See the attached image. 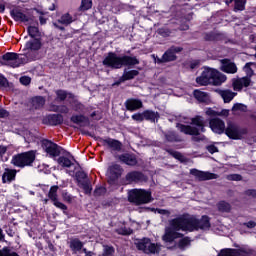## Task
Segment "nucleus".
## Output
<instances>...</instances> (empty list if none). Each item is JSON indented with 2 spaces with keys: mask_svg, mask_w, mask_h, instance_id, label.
Instances as JSON below:
<instances>
[{
  "mask_svg": "<svg viewBox=\"0 0 256 256\" xmlns=\"http://www.w3.org/2000/svg\"><path fill=\"white\" fill-rule=\"evenodd\" d=\"M210 227L209 216H202L200 220H197L195 216L184 215L170 222V227L166 229L163 241L165 243H173L175 239L183 237V234L177 231H197L199 229L206 231Z\"/></svg>",
  "mask_w": 256,
  "mask_h": 256,
  "instance_id": "1",
  "label": "nucleus"
},
{
  "mask_svg": "<svg viewBox=\"0 0 256 256\" xmlns=\"http://www.w3.org/2000/svg\"><path fill=\"white\" fill-rule=\"evenodd\" d=\"M136 56L122 55L119 56L115 52H108L102 61V65L108 69H123V67H135L139 65Z\"/></svg>",
  "mask_w": 256,
  "mask_h": 256,
  "instance_id": "2",
  "label": "nucleus"
},
{
  "mask_svg": "<svg viewBox=\"0 0 256 256\" xmlns=\"http://www.w3.org/2000/svg\"><path fill=\"white\" fill-rule=\"evenodd\" d=\"M2 61H7L8 67L16 69V67H21V65L35 61V56L31 55V52H26L25 54L7 52L2 55Z\"/></svg>",
  "mask_w": 256,
  "mask_h": 256,
  "instance_id": "3",
  "label": "nucleus"
},
{
  "mask_svg": "<svg viewBox=\"0 0 256 256\" xmlns=\"http://www.w3.org/2000/svg\"><path fill=\"white\" fill-rule=\"evenodd\" d=\"M128 202L139 207L153 202L151 191L145 189H131L128 191Z\"/></svg>",
  "mask_w": 256,
  "mask_h": 256,
  "instance_id": "4",
  "label": "nucleus"
},
{
  "mask_svg": "<svg viewBox=\"0 0 256 256\" xmlns=\"http://www.w3.org/2000/svg\"><path fill=\"white\" fill-rule=\"evenodd\" d=\"M191 125L177 124V129L185 135H200L201 133H205V118L203 116L192 118Z\"/></svg>",
  "mask_w": 256,
  "mask_h": 256,
  "instance_id": "5",
  "label": "nucleus"
},
{
  "mask_svg": "<svg viewBox=\"0 0 256 256\" xmlns=\"http://www.w3.org/2000/svg\"><path fill=\"white\" fill-rule=\"evenodd\" d=\"M35 159H37V151L30 150L15 154L14 156H12L10 163L14 167H19V169H25V167H33Z\"/></svg>",
  "mask_w": 256,
  "mask_h": 256,
  "instance_id": "6",
  "label": "nucleus"
},
{
  "mask_svg": "<svg viewBox=\"0 0 256 256\" xmlns=\"http://www.w3.org/2000/svg\"><path fill=\"white\" fill-rule=\"evenodd\" d=\"M41 147L43 151H45V153H47V155H49V157H51L52 159H55V157H59L61 153H63V155H68L69 157H71L74 163H79L75 159V156L71 155V152H67L63 147L59 146L57 143L49 139H43L41 141Z\"/></svg>",
  "mask_w": 256,
  "mask_h": 256,
  "instance_id": "7",
  "label": "nucleus"
},
{
  "mask_svg": "<svg viewBox=\"0 0 256 256\" xmlns=\"http://www.w3.org/2000/svg\"><path fill=\"white\" fill-rule=\"evenodd\" d=\"M138 251H143L146 255H155L159 253V244L151 242L149 238H142L136 243Z\"/></svg>",
  "mask_w": 256,
  "mask_h": 256,
  "instance_id": "8",
  "label": "nucleus"
},
{
  "mask_svg": "<svg viewBox=\"0 0 256 256\" xmlns=\"http://www.w3.org/2000/svg\"><path fill=\"white\" fill-rule=\"evenodd\" d=\"M224 132L229 139L234 140L242 139L243 135H247V129L241 128L235 123H228Z\"/></svg>",
  "mask_w": 256,
  "mask_h": 256,
  "instance_id": "9",
  "label": "nucleus"
},
{
  "mask_svg": "<svg viewBox=\"0 0 256 256\" xmlns=\"http://www.w3.org/2000/svg\"><path fill=\"white\" fill-rule=\"evenodd\" d=\"M123 175V167L119 164H113L108 167V185H115Z\"/></svg>",
  "mask_w": 256,
  "mask_h": 256,
  "instance_id": "10",
  "label": "nucleus"
},
{
  "mask_svg": "<svg viewBox=\"0 0 256 256\" xmlns=\"http://www.w3.org/2000/svg\"><path fill=\"white\" fill-rule=\"evenodd\" d=\"M98 141L100 143H102L103 147H107L108 149H111V151H121V149H123V143H121V141L117 140V139H113V138H102V137H98Z\"/></svg>",
  "mask_w": 256,
  "mask_h": 256,
  "instance_id": "11",
  "label": "nucleus"
},
{
  "mask_svg": "<svg viewBox=\"0 0 256 256\" xmlns=\"http://www.w3.org/2000/svg\"><path fill=\"white\" fill-rule=\"evenodd\" d=\"M215 72V69L213 68H205L204 71H202L201 75L196 78V83L198 85H209L213 81V74Z\"/></svg>",
  "mask_w": 256,
  "mask_h": 256,
  "instance_id": "12",
  "label": "nucleus"
},
{
  "mask_svg": "<svg viewBox=\"0 0 256 256\" xmlns=\"http://www.w3.org/2000/svg\"><path fill=\"white\" fill-rule=\"evenodd\" d=\"M42 125L57 127L63 125V116L61 114H48L42 118Z\"/></svg>",
  "mask_w": 256,
  "mask_h": 256,
  "instance_id": "13",
  "label": "nucleus"
},
{
  "mask_svg": "<svg viewBox=\"0 0 256 256\" xmlns=\"http://www.w3.org/2000/svg\"><path fill=\"white\" fill-rule=\"evenodd\" d=\"M190 174L198 181H211L212 179H218L219 175L211 172L200 171L198 169H191Z\"/></svg>",
  "mask_w": 256,
  "mask_h": 256,
  "instance_id": "14",
  "label": "nucleus"
},
{
  "mask_svg": "<svg viewBox=\"0 0 256 256\" xmlns=\"http://www.w3.org/2000/svg\"><path fill=\"white\" fill-rule=\"evenodd\" d=\"M147 179V176L141 171H131L125 176V181L128 183H145Z\"/></svg>",
  "mask_w": 256,
  "mask_h": 256,
  "instance_id": "15",
  "label": "nucleus"
},
{
  "mask_svg": "<svg viewBox=\"0 0 256 256\" xmlns=\"http://www.w3.org/2000/svg\"><path fill=\"white\" fill-rule=\"evenodd\" d=\"M220 69L223 71V73H228L230 75H235L237 73L238 68L237 64L235 62L229 60V59H222L220 60Z\"/></svg>",
  "mask_w": 256,
  "mask_h": 256,
  "instance_id": "16",
  "label": "nucleus"
},
{
  "mask_svg": "<svg viewBox=\"0 0 256 256\" xmlns=\"http://www.w3.org/2000/svg\"><path fill=\"white\" fill-rule=\"evenodd\" d=\"M183 47L172 46L168 49L162 56V63H169L171 61L177 60V55L175 53H181Z\"/></svg>",
  "mask_w": 256,
  "mask_h": 256,
  "instance_id": "17",
  "label": "nucleus"
},
{
  "mask_svg": "<svg viewBox=\"0 0 256 256\" xmlns=\"http://www.w3.org/2000/svg\"><path fill=\"white\" fill-rule=\"evenodd\" d=\"M43 42L41 38H31L24 45V51L37 52L41 51Z\"/></svg>",
  "mask_w": 256,
  "mask_h": 256,
  "instance_id": "18",
  "label": "nucleus"
},
{
  "mask_svg": "<svg viewBox=\"0 0 256 256\" xmlns=\"http://www.w3.org/2000/svg\"><path fill=\"white\" fill-rule=\"evenodd\" d=\"M209 126L213 133H217L218 135L225 133V122L219 118L210 119Z\"/></svg>",
  "mask_w": 256,
  "mask_h": 256,
  "instance_id": "19",
  "label": "nucleus"
},
{
  "mask_svg": "<svg viewBox=\"0 0 256 256\" xmlns=\"http://www.w3.org/2000/svg\"><path fill=\"white\" fill-rule=\"evenodd\" d=\"M251 85V79L249 76L242 78H234L232 80V87L234 91H242L244 87H249Z\"/></svg>",
  "mask_w": 256,
  "mask_h": 256,
  "instance_id": "20",
  "label": "nucleus"
},
{
  "mask_svg": "<svg viewBox=\"0 0 256 256\" xmlns=\"http://www.w3.org/2000/svg\"><path fill=\"white\" fill-rule=\"evenodd\" d=\"M10 17H12L14 21L20 23H29V21H31V18H29L27 14L23 13V10L20 8L10 10Z\"/></svg>",
  "mask_w": 256,
  "mask_h": 256,
  "instance_id": "21",
  "label": "nucleus"
},
{
  "mask_svg": "<svg viewBox=\"0 0 256 256\" xmlns=\"http://www.w3.org/2000/svg\"><path fill=\"white\" fill-rule=\"evenodd\" d=\"M127 111H139V109H143V101L137 98H129L124 103Z\"/></svg>",
  "mask_w": 256,
  "mask_h": 256,
  "instance_id": "22",
  "label": "nucleus"
},
{
  "mask_svg": "<svg viewBox=\"0 0 256 256\" xmlns=\"http://www.w3.org/2000/svg\"><path fill=\"white\" fill-rule=\"evenodd\" d=\"M18 172L19 171H17V169L5 168L4 172L2 174V183L3 184L13 183V181H15V179H17Z\"/></svg>",
  "mask_w": 256,
  "mask_h": 256,
  "instance_id": "23",
  "label": "nucleus"
},
{
  "mask_svg": "<svg viewBox=\"0 0 256 256\" xmlns=\"http://www.w3.org/2000/svg\"><path fill=\"white\" fill-rule=\"evenodd\" d=\"M218 256H249V251L245 249H222L219 253Z\"/></svg>",
  "mask_w": 256,
  "mask_h": 256,
  "instance_id": "24",
  "label": "nucleus"
},
{
  "mask_svg": "<svg viewBox=\"0 0 256 256\" xmlns=\"http://www.w3.org/2000/svg\"><path fill=\"white\" fill-rule=\"evenodd\" d=\"M56 101L63 103L68 97V99H75V94L73 92H68L67 90L58 89L55 91Z\"/></svg>",
  "mask_w": 256,
  "mask_h": 256,
  "instance_id": "25",
  "label": "nucleus"
},
{
  "mask_svg": "<svg viewBox=\"0 0 256 256\" xmlns=\"http://www.w3.org/2000/svg\"><path fill=\"white\" fill-rule=\"evenodd\" d=\"M218 95L222 97L224 103H231L235 99L237 93L231 91L230 89L217 90Z\"/></svg>",
  "mask_w": 256,
  "mask_h": 256,
  "instance_id": "26",
  "label": "nucleus"
},
{
  "mask_svg": "<svg viewBox=\"0 0 256 256\" xmlns=\"http://www.w3.org/2000/svg\"><path fill=\"white\" fill-rule=\"evenodd\" d=\"M227 81V76L221 72H219L217 69H214V74L212 76V85H223Z\"/></svg>",
  "mask_w": 256,
  "mask_h": 256,
  "instance_id": "27",
  "label": "nucleus"
},
{
  "mask_svg": "<svg viewBox=\"0 0 256 256\" xmlns=\"http://www.w3.org/2000/svg\"><path fill=\"white\" fill-rule=\"evenodd\" d=\"M45 97L43 96H34L31 98V105L32 109H35L36 111H39V109H43L45 107Z\"/></svg>",
  "mask_w": 256,
  "mask_h": 256,
  "instance_id": "28",
  "label": "nucleus"
},
{
  "mask_svg": "<svg viewBox=\"0 0 256 256\" xmlns=\"http://www.w3.org/2000/svg\"><path fill=\"white\" fill-rule=\"evenodd\" d=\"M119 161L129 165L130 167H135L137 165V158L131 154H122L119 156Z\"/></svg>",
  "mask_w": 256,
  "mask_h": 256,
  "instance_id": "29",
  "label": "nucleus"
},
{
  "mask_svg": "<svg viewBox=\"0 0 256 256\" xmlns=\"http://www.w3.org/2000/svg\"><path fill=\"white\" fill-rule=\"evenodd\" d=\"M69 248L72 253H79V251L83 250V243L79 240V238H72L69 241Z\"/></svg>",
  "mask_w": 256,
  "mask_h": 256,
  "instance_id": "30",
  "label": "nucleus"
},
{
  "mask_svg": "<svg viewBox=\"0 0 256 256\" xmlns=\"http://www.w3.org/2000/svg\"><path fill=\"white\" fill-rule=\"evenodd\" d=\"M144 121H149L150 123H155V121H159V113L153 110H145L143 111Z\"/></svg>",
  "mask_w": 256,
  "mask_h": 256,
  "instance_id": "31",
  "label": "nucleus"
},
{
  "mask_svg": "<svg viewBox=\"0 0 256 256\" xmlns=\"http://www.w3.org/2000/svg\"><path fill=\"white\" fill-rule=\"evenodd\" d=\"M71 123H74L75 125H81L82 123H89V117L81 114H75L70 117Z\"/></svg>",
  "mask_w": 256,
  "mask_h": 256,
  "instance_id": "32",
  "label": "nucleus"
},
{
  "mask_svg": "<svg viewBox=\"0 0 256 256\" xmlns=\"http://www.w3.org/2000/svg\"><path fill=\"white\" fill-rule=\"evenodd\" d=\"M70 105L73 109V111H75L76 113H85V104L81 103V101L77 100V99H72V101L70 102Z\"/></svg>",
  "mask_w": 256,
  "mask_h": 256,
  "instance_id": "33",
  "label": "nucleus"
},
{
  "mask_svg": "<svg viewBox=\"0 0 256 256\" xmlns=\"http://www.w3.org/2000/svg\"><path fill=\"white\" fill-rule=\"evenodd\" d=\"M193 95L199 103H207L209 101V94L201 90H194Z\"/></svg>",
  "mask_w": 256,
  "mask_h": 256,
  "instance_id": "34",
  "label": "nucleus"
},
{
  "mask_svg": "<svg viewBox=\"0 0 256 256\" xmlns=\"http://www.w3.org/2000/svg\"><path fill=\"white\" fill-rule=\"evenodd\" d=\"M27 33L31 39H41V31L37 26H28Z\"/></svg>",
  "mask_w": 256,
  "mask_h": 256,
  "instance_id": "35",
  "label": "nucleus"
},
{
  "mask_svg": "<svg viewBox=\"0 0 256 256\" xmlns=\"http://www.w3.org/2000/svg\"><path fill=\"white\" fill-rule=\"evenodd\" d=\"M139 75V70H129L127 69L124 70L122 77L125 81H131L135 79Z\"/></svg>",
  "mask_w": 256,
  "mask_h": 256,
  "instance_id": "36",
  "label": "nucleus"
},
{
  "mask_svg": "<svg viewBox=\"0 0 256 256\" xmlns=\"http://www.w3.org/2000/svg\"><path fill=\"white\" fill-rule=\"evenodd\" d=\"M57 163H58V165H60V167H63L66 169L73 167V162L71 161V159H69L68 157H65V156H60L57 159Z\"/></svg>",
  "mask_w": 256,
  "mask_h": 256,
  "instance_id": "37",
  "label": "nucleus"
},
{
  "mask_svg": "<svg viewBox=\"0 0 256 256\" xmlns=\"http://www.w3.org/2000/svg\"><path fill=\"white\" fill-rule=\"evenodd\" d=\"M235 3L234 11H243L245 10V0H226V5H229L231 3Z\"/></svg>",
  "mask_w": 256,
  "mask_h": 256,
  "instance_id": "38",
  "label": "nucleus"
},
{
  "mask_svg": "<svg viewBox=\"0 0 256 256\" xmlns=\"http://www.w3.org/2000/svg\"><path fill=\"white\" fill-rule=\"evenodd\" d=\"M78 185L81 187V189H83L85 195H91L93 187L91 186V182L89 180H83V182Z\"/></svg>",
  "mask_w": 256,
  "mask_h": 256,
  "instance_id": "39",
  "label": "nucleus"
},
{
  "mask_svg": "<svg viewBox=\"0 0 256 256\" xmlns=\"http://www.w3.org/2000/svg\"><path fill=\"white\" fill-rule=\"evenodd\" d=\"M245 112H247V106H245V104L236 103L232 107L233 115H239V113H245Z\"/></svg>",
  "mask_w": 256,
  "mask_h": 256,
  "instance_id": "40",
  "label": "nucleus"
},
{
  "mask_svg": "<svg viewBox=\"0 0 256 256\" xmlns=\"http://www.w3.org/2000/svg\"><path fill=\"white\" fill-rule=\"evenodd\" d=\"M93 7V0H81V4L78 8V11H89Z\"/></svg>",
  "mask_w": 256,
  "mask_h": 256,
  "instance_id": "41",
  "label": "nucleus"
},
{
  "mask_svg": "<svg viewBox=\"0 0 256 256\" xmlns=\"http://www.w3.org/2000/svg\"><path fill=\"white\" fill-rule=\"evenodd\" d=\"M57 191H59V186L54 185L50 187L48 192V199H50L52 203L58 199Z\"/></svg>",
  "mask_w": 256,
  "mask_h": 256,
  "instance_id": "42",
  "label": "nucleus"
},
{
  "mask_svg": "<svg viewBox=\"0 0 256 256\" xmlns=\"http://www.w3.org/2000/svg\"><path fill=\"white\" fill-rule=\"evenodd\" d=\"M58 23H61V25H71V23H73V16H71L69 13H66L60 17Z\"/></svg>",
  "mask_w": 256,
  "mask_h": 256,
  "instance_id": "43",
  "label": "nucleus"
},
{
  "mask_svg": "<svg viewBox=\"0 0 256 256\" xmlns=\"http://www.w3.org/2000/svg\"><path fill=\"white\" fill-rule=\"evenodd\" d=\"M75 178H76V181H77L78 185L83 183V181H89L88 180V175L85 171H77L75 173Z\"/></svg>",
  "mask_w": 256,
  "mask_h": 256,
  "instance_id": "44",
  "label": "nucleus"
},
{
  "mask_svg": "<svg viewBox=\"0 0 256 256\" xmlns=\"http://www.w3.org/2000/svg\"><path fill=\"white\" fill-rule=\"evenodd\" d=\"M166 139L167 141H170L171 143L176 142V143H181L183 141V138L181 136L177 135L175 132H170L166 134Z\"/></svg>",
  "mask_w": 256,
  "mask_h": 256,
  "instance_id": "45",
  "label": "nucleus"
},
{
  "mask_svg": "<svg viewBox=\"0 0 256 256\" xmlns=\"http://www.w3.org/2000/svg\"><path fill=\"white\" fill-rule=\"evenodd\" d=\"M102 256H115V247L112 245H104Z\"/></svg>",
  "mask_w": 256,
  "mask_h": 256,
  "instance_id": "46",
  "label": "nucleus"
},
{
  "mask_svg": "<svg viewBox=\"0 0 256 256\" xmlns=\"http://www.w3.org/2000/svg\"><path fill=\"white\" fill-rule=\"evenodd\" d=\"M218 210L221 211L222 213H229L231 211V204L221 201L217 204Z\"/></svg>",
  "mask_w": 256,
  "mask_h": 256,
  "instance_id": "47",
  "label": "nucleus"
},
{
  "mask_svg": "<svg viewBox=\"0 0 256 256\" xmlns=\"http://www.w3.org/2000/svg\"><path fill=\"white\" fill-rule=\"evenodd\" d=\"M107 193V188L99 186L94 190V197H103Z\"/></svg>",
  "mask_w": 256,
  "mask_h": 256,
  "instance_id": "48",
  "label": "nucleus"
},
{
  "mask_svg": "<svg viewBox=\"0 0 256 256\" xmlns=\"http://www.w3.org/2000/svg\"><path fill=\"white\" fill-rule=\"evenodd\" d=\"M167 153H169V155L174 157V159H178V161H183V159H185V157L183 156V154H181V152L173 151V150H167Z\"/></svg>",
  "mask_w": 256,
  "mask_h": 256,
  "instance_id": "49",
  "label": "nucleus"
},
{
  "mask_svg": "<svg viewBox=\"0 0 256 256\" xmlns=\"http://www.w3.org/2000/svg\"><path fill=\"white\" fill-rule=\"evenodd\" d=\"M116 233L118 235H124V236H127V235H131L133 233V230L131 228H120V229H116Z\"/></svg>",
  "mask_w": 256,
  "mask_h": 256,
  "instance_id": "50",
  "label": "nucleus"
},
{
  "mask_svg": "<svg viewBox=\"0 0 256 256\" xmlns=\"http://www.w3.org/2000/svg\"><path fill=\"white\" fill-rule=\"evenodd\" d=\"M190 243H191V240H189L188 237L182 238V239L179 241V243H178V247H179L180 249H185V247H189Z\"/></svg>",
  "mask_w": 256,
  "mask_h": 256,
  "instance_id": "51",
  "label": "nucleus"
},
{
  "mask_svg": "<svg viewBox=\"0 0 256 256\" xmlns=\"http://www.w3.org/2000/svg\"><path fill=\"white\" fill-rule=\"evenodd\" d=\"M226 179L228 181H242L243 176H241V174H229L226 176Z\"/></svg>",
  "mask_w": 256,
  "mask_h": 256,
  "instance_id": "52",
  "label": "nucleus"
},
{
  "mask_svg": "<svg viewBox=\"0 0 256 256\" xmlns=\"http://www.w3.org/2000/svg\"><path fill=\"white\" fill-rule=\"evenodd\" d=\"M62 198L66 203H73V196H71L67 190L62 192Z\"/></svg>",
  "mask_w": 256,
  "mask_h": 256,
  "instance_id": "53",
  "label": "nucleus"
},
{
  "mask_svg": "<svg viewBox=\"0 0 256 256\" xmlns=\"http://www.w3.org/2000/svg\"><path fill=\"white\" fill-rule=\"evenodd\" d=\"M132 119H133V121H137V123H142V121H145L143 112L133 114Z\"/></svg>",
  "mask_w": 256,
  "mask_h": 256,
  "instance_id": "54",
  "label": "nucleus"
},
{
  "mask_svg": "<svg viewBox=\"0 0 256 256\" xmlns=\"http://www.w3.org/2000/svg\"><path fill=\"white\" fill-rule=\"evenodd\" d=\"M53 205L62 211H67V205L63 204V202H60L59 199L54 200Z\"/></svg>",
  "mask_w": 256,
  "mask_h": 256,
  "instance_id": "55",
  "label": "nucleus"
},
{
  "mask_svg": "<svg viewBox=\"0 0 256 256\" xmlns=\"http://www.w3.org/2000/svg\"><path fill=\"white\" fill-rule=\"evenodd\" d=\"M53 205L62 211H67V205L63 204V202H60L59 199L54 200Z\"/></svg>",
  "mask_w": 256,
  "mask_h": 256,
  "instance_id": "56",
  "label": "nucleus"
},
{
  "mask_svg": "<svg viewBox=\"0 0 256 256\" xmlns=\"http://www.w3.org/2000/svg\"><path fill=\"white\" fill-rule=\"evenodd\" d=\"M20 83H21V85H25V86L31 85V77H29V76L20 77Z\"/></svg>",
  "mask_w": 256,
  "mask_h": 256,
  "instance_id": "57",
  "label": "nucleus"
},
{
  "mask_svg": "<svg viewBox=\"0 0 256 256\" xmlns=\"http://www.w3.org/2000/svg\"><path fill=\"white\" fill-rule=\"evenodd\" d=\"M244 195H246L247 197H252V199H256V190L248 189L244 192Z\"/></svg>",
  "mask_w": 256,
  "mask_h": 256,
  "instance_id": "58",
  "label": "nucleus"
},
{
  "mask_svg": "<svg viewBox=\"0 0 256 256\" xmlns=\"http://www.w3.org/2000/svg\"><path fill=\"white\" fill-rule=\"evenodd\" d=\"M58 113H62L64 115H67V113H69V107H67V105L63 104V105H59L58 108Z\"/></svg>",
  "mask_w": 256,
  "mask_h": 256,
  "instance_id": "59",
  "label": "nucleus"
},
{
  "mask_svg": "<svg viewBox=\"0 0 256 256\" xmlns=\"http://www.w3.org/2000/svg\"><path fill=\"white\" fill-rule=\"evenodd\" d=\"M10 113L4 108H0V119H7L9 117Z\"/></svg>",
  "mask_w": 256,
  "mask_h": 256,
  "instance_id": "60",
  "label": "nucleus"
},
{
  "mask_svg": "<svg viewBox=\"0 0 256 256\" xmlns=\"http://www.w3.org/2000/svg\"><path fill=\"white\" fill-rule=\"evenodd\" d=\"M206 115H208V117H218V111L208 108L206 110Z\"/></svg>",
  "mask_w": 256,
  "mask_h": 256,
  "instance_id": "61",
  "label": "nucleus"
},
{
  "mask_svg": "<svg viewBox=\"0 0 256 256\" xmlns=\"http://www.w3.org/2000/svg\"><path fill=\"white\" fill-rule=\"evenodd\" d=\"M9 80H7L3 74H0V87H7Z\"/></svg>",
  "mask_w": 256,
  "mask_h": 256,
  "instance_id": "62",
  "label": "nucleus"
},
{
  "mask_svg": "<svg viewBox=\"0 0 256 256\" xmlns=\"http://www.w3.org/2000/svg\"><path fill=\"white\" fill-rule=\"evenodd\" d=\"M207 151L211 154L219 153V149L215 145H209L206 147Z\"/></svg>",
  "mask_w": 256,
  "mask_h": 256,
  "instance_id": "63",
  "label": "nucleus"
},
{
  "mask_svg": "<svg viewBox=\"0 0 256 256\" xmlns=\"http://www.w3.org/2000/svg\"><path fill=\"white\" fill-rule=\"evenodd\" d=\"M218 117H229V109L218 111Z\"/></svg>",
  "mask_w": 256,
  "mask_h": 256,
  "instance_id": "64",
  "label": "nucleus"
}]
</instances>
